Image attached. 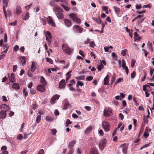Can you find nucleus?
Returning a JSON list of instances; mask_svg holds the SVG:
<instances>
[{
  "mask_svg": "<svg viewBox=\"0 0 154 154\" xmlns=\"http://www.w3.org/2000/svg\"><path fill=\"white\" fill-rule=\"evenodd\" d=\"M75 143L76 141L75 140L70 142L68 145V148L69 149H73L72 147L74 146Z\"/></svg>",
  "mask_w": 154,
  "mask_h": 154,
  "instance_id": "obj_17",
  "label": "nucleus"
},
{
  "mask_svg": "<svg viewBox=\"0 0 154 154\" xmlns=\"http://www.w3.org/2000/svg\"><path fill=\"white\" fill-rule=\"evenodd\" d=\"M92 128L91 127H88L85 130V132L87 134L89 133L91 130Z\"/></svg>",
  "mask_w": 154,
  "mask_h": 154,
  "instance_id": "obj_35",
  "label": "nucleus"
},
{
  "mask_svg": "<svg viewBox=\"0 0 154 154\" xmlns=\"http://www.w3.org/2000/svg\"><path fill=\"white\" fill-rule=\"evenodd\" d=\"M36 69V66L35 63L34 61H33L32 63V64L29 69L28 67L27 69V75L29 77H31L32 76V74L30 73V72H33Z\"/></svg>",
  "mask_w": 154,
  "mask_h": 154,
  "instance_id": "obj_2",
  "label": "nucleus"
},
{
  "mask_svg": "<svg viewBox=\"0 0 154 154\" xmlns=\"http://www.w3.org/2000/svg\"><path fill=\"white\" fill-rule=\"evenodd\" d=\"M64 22L65 25L68 27H70L71 26V23L70 20L68 19L64 20Z\"/></svg>",
  "mask_w": 154,
  "mask_h": 154,
  "instance_id": "obj_16",
  "label": "nucleus"
},
{
  "mask_svg": "<svg viewBox=\"0 0 154 154\" xmlns=\"http://www.w3.org/2000/svg\"><path fill=\"white\" fill-rule=\"evenodd\" d=\"M69 16L77 23H79L81 22V20L77 17L76 14L75 13H71L68 15Z\"/></svg>",
  "mask_w": 154,
  "mask_h": 154,
  "instance_id": "obj_3",
  "label": "nucleus"
},
{
  "mask_svg": "<svg viewBox=\"0 0 154 154\" xmlns=\"http://www.w3.org/2000/svg\"><path fill=\"white\" fill-rule=\"evenodd\" d=\"M123 81V79L122 78H120L119 79H118L116 80V82L115 83L114 85H115L117 84L118 83H120L121 82H122Z\"/></svg>",
  "mask_w": 154,
  "mask_h": 154,
  "instance_id": "obj_32",
  "label": "nucleus"
},
{
  "mask_svg": "<svg viewBox=\"0 0 154 154\" xmlns=\"http://www.w3.org/2000/svg\"><path fill=\"white\" fill-rule=\"evenodd\" d=\"M40 82L44 85H45L47 84V82L42 76L41 77Z\"/></svg>",
  "mask_w": 154,
  "mask_h": 154,
  "instance_id": "obj_24",
  "label": "nucleus"
},
{
  "mask_svg": "<svg viewBox=\"0 0 154 154\" xmlns=\"http://www.w3.org/2000/svg\"><path fill=\"white\" fill-rule=\"evenodd\" d=\"M56 15L58 19H62L63 18V15L62 13H57Z\"/></svg>",
  "mask_w": 154,
  "mask_h": 154,
  "instance_id": "obj_31",
  "label": "nucleus"
},
{
  "mask_svg": "<svg viewBox=\"0 0 154 154\" xmlns=\"http://www.w3.org/2000/svg\"><path fill=\"white\" fill-rule=\"evenodd\" d=\"M24 50L25 48L24 46H22L20 48V51L22 52H24Z\"/></svg>",
  "mask_w": 154,
  "mask_h": 154,
  "instance_id": "obj_61",
  "label": "nucleus"
},
{
  "mask_svg": "<svg viewBox=\"0 0 154 154\" xmlns=\"http://www.w3.org/2000/svg\"><path fill=\"white\" fill-rule=\"evenodd\" d=\"M45 36H47L48 37H49V38H51V33L48 31H47V32H45Z\"/></svg>",
  "mask_w": 154,
  "mask_h": 154,
  "instance_id": "obj_33",
  "label": "nucleus"
},
{
  "mask_svg": "<svg viewBox=\"0 0 154 154\" xmlns=\"http://www.w3.org/2000/svg\"><path fill=\"white\" fill-rule=\"evenodd\" d=\"M2 100L4 101L7 102L8 101V100L7 97L5 96H3L2 97Z\"/></svg>",
  "mask_w": 154,
  "mask_h": 154,
  "instance_id": "obj_47",
  "label": "nucleus"
},
{
  "mask_svg": "<svg viewBox=\"0 0 154 154\" xmlns=\"http://www.w3.org/2000/svg\"><path fill=\"white\" fill-rule=\"evenodd\" d=\"M19 46L17 45H16L14 47V50L15 51H18L19 50Z\"/></svg>",
  "mask_w": 154,
  "mask_h": 154,
  "instance_id": "obj_54",
  "label": "nucleus"
},
{
  "mask_svg": "<svg viewBox=\"0 0 154 154\" xmlns=\"http://www.w3.org/2000/svg\"><path fill=\"white\" fill-rule=\"evenodd\" d=\"M146 87H149V85H145L143 86V90L144 91H145L147 90V88H146Z\"/></svg>",
  "mask_w": 154,
  "mask_h": 154,
  "instance_id": "obj_60",
  "label": "nucleus"
},
{
  "mask_svg": "<svg viewBox=\"0 0 154 154\" xmlns=\"http://www.w3.org/2000/svg\"><path fill=\"white\" fill-rule=\"evenodd\" d=\"M23 138V136L21 134H19L17 137V139L18 140H22Z\"/></svg>",
  "mask_w": 154,
  "mask_h": 154,
  "instance_id": "obj_41",
  "label": "nucleus"
},
{
  "mask_svg": "<svg viewBox=\"0 0 154 154\" xmlns=\"http://www.w3.org/2000/svg\"><path fill=\"white\" fill-rule=\"evenodd\" d=\"M104 67V66L102 64H100L99 65L97 69L98 71H100L102 69H103Z\"/></svg>",
  "mask_w": 154,
  "mask_h": 154,
  "instance_id": "obj_39",
  "label": "nucleus"
},
{
  "mask_svg": "<svg viewBox=\"0 0 154 154\" xmlns=\"http://www.w3.org/2000/svg\"><path fill=\"white\" fill-rule=\"evenodd\" d=\"M46 60L47 62H49L51 64H52L53 63V60L50 58L47 57Z\"/></svg>",
  "mask_w": 154,
  "mask_h": 154,
  "instance_id": "obj_43",
  "label": "nucleus"
},
{
  "mask_svg": "<svg viewBox=\"0 0 154 154\" xmlns=\"http://www.w3.org/2000/svg\"><path fill=\"white\" fill-rule=\"evenodd\" d=\"M44 154V151L43 149H41L38 152V154Z\"/></svg>",
  "mask_w": 154,
  "mask_h": 154,
  "instance_id": "obj_64",
  "label": "nucleus"
},
{
  "mask_svg": "<svg viewBox=\"0 0 154 154\" xmlns=\"http://www.w3.org/2000/svg\"><path fill=\"white\" fill-rule=\"evenodd\" d=\"M90 154H99L97 152V150L96 148H92Z\"/></svg>",
  "mask_w": 154,
  "mask_h": 154,
  "instance_id": "obj_25",
  "label": "nucleus"
},
{
  "mask_svg": "<svg viewBox=\"0 0 154 154\" xmlns=\"http://www.w3.org/2000/svg\"><path fill=\"white\" fill-rule=\"evenodd\" d=\"M52 131V133L53 135H55L56 134V132H57V130L55 129H52L51 130Z\"/></svg>",
  "mask_w": 154,
  "mask_h": 154,
  "instance_id": "obj_53",
  "label": "nucleus"
},
{
  "mask_svg": "<svg viewBox=\"0 0 154 154\" xmlns=\"http://www.w3.org/2000/svg\"><path fill=\"white\" fill-rule=\"evenodd\" d=\"M119 116L121 120H123V119H124V116L121 113H119Z\"/></svg>",
  "mask_w": 154,
  "mask_h": 154,
  "instance_id": "obj_59",
  "label": "nucleus"
},
{
  "mask_svg": "<svg viewBox=\"0 0 154 154\" xmlns=\"http://www.w3.org/2000/svg\"><path fill=\"white\" fill-rule=\"evenodd\" d=\"M45 119L46 120L48 121V122H50L52 120V119L49 116H47L46 117Z\"/></svg>",
  "mask_w": 154,
  "mask_h": 154,
  "instance_id": "obj_51",
  "label": "nucleus"
},
{
  "mask_svg": "<svg viewBox=\"0 0 154 154\" xmlns=\"http://www.w3.org/2000/svg\"><path fill=\"white\" fill-rule=\"evenodd\" d=\"M12 88L15 90H17L20 89V86L19 85L16 83H14L12 85Z\"/></svg>",
  "mask_w": 154,
  "mask_h": 154,
  "instance_id": "obj_22",
  "label": "nucleus"
},
{
  "mask_svg": "<svg viewBox=\"0 0 154 154\" xmlns=\"http://www.w3.org/2000/svg\"><path fill=\"white\" fill-rule=\"evenodd\" d=\"M70 150L69 152L67 154H72L74 152V149H69Z\"/></svg>",
  "mask_w": 154,
  "mask_h": 154,
  "instance_id": "obj_57",
  "label": "nucleus"
},
{
  "mask_svg": "<svg viewBox=\"0 0 154 154\" xmlns=\"http://www.w3.org/2000/svg\"><path fill=\"white\" fill-rule=\"evenodd\" d=\"M135 76V72L134 71L131 74V77L132 78H134Z\"/></svg>",
  "mask_w": 154,
  "mask_h": 154,
  "instance_id": "obj_56",
  "label": "nucleus"
},
{
  "mask_svg": "<svg viewBox=\"0 0 154 154\" xmlns=\"http://www.w3.org/2000/svg\"><path fill=\"white\" fill-rule=\"evenodd\" d=\"M76 79L77 80H84L85 78V77L84 75H81L79 76H78L76 77Z\"/></svg>",
  "mask_w": 154,
  "mask_h": 154,
  "instance_id": "obj_37",
  "label": "nucleus"
},
{
  "mask_svg": "<svg viewBox=\"0 0 154 154\" xmlns=\"http://www.w3.org/2000/svg\"><path fill=\"white\" fill-rule=\"evenodd\" d=\"M119 147L122 149V152L124 154L127 153L128 146H126V143L121 145Z\"/></svg>",
  "mask_w": 154,
  "mask_h": 154,
  "instance_id": "obj_11",
  "label": "nucleus"
},
{
  "mask_svg": "<svg viewBox=\"0 0 154 154\" xmlns=\"http://www.w3.org/2000/svg\"><path fill=\"white\" fill-rule=\"evenodd\" d=\"M106 141L105 139L103 138L101 139L99 144L100 149L101 151L103 150L106 146Z\"/></svg>",
  "mask_w": 154,
  "mask_h": 154,
  "instance_id": "obj_4",
  "label": "nucleus"
},
{
  "mask_svg": "<svg viewBox=\"0 0 154 154\" xmlns=\"http://www.w3.org/2000/svg\"><path fill=\"white\" fill-rule=\"evenodd\" d=\"M19 62L20 64L23 66L26 62V59L23 57H20L19 59Z\"/></svg>",
  "mask_w": 154,
  "mask_h": 154,
  "instance_id": "obj_13",
  "label": "nucleus"
},
{
  "mask_svg": "<svg viewBox=\"0 0 154 154\" xmlns=\"http://www.w3.org/2000/svg\"><path fill=\"white\" fill-rule=\"evenodd\" d=\"M37 90L41 92H43L45 90V87L43 85H38L37 86Z\"/></svg>",
  "mask_w": 154,
  "mask_h": 154,
  "instance_id": "obj_8",
  "label": "nucleus"
},
{
  "mask_svg": "<svg viewBox=\"0 0 154 154\" xmlns=\"http://www.w3.org/2000/svg\"><path fill=\"white\" fill-rule=\"evenodd\" d=\"M95 46V44L93 42H91L90 43V46L91 47L94 48Z\"/></svg>",
  "mask_w": 154,
  "mask_h": 154,
  "instance_id": "obj_46",
  "label": "nucleus"
},
{
  "mask_svg": "<svg viewBox=\"0 0 154 154\" xmlns=\"http://www.w3.org/2000/svg\"><path fill=\"white\" fill-rule=\"evenodd\" d=\"M147 45L149 49L152 51H153V49L152 48V43L150 42H148L147 43Z\"/></svg>",
  "mask_w": 154,
  "mask_h": 154,
  "instance_id": "obj_30",
  "label": "nucleus"
},
{
  "mask_svg": "<svg viewBox=\"0 0 154 154\" xmlns=\"http://www.w3.org/2000/svg\"><path fill=\"white\" fill-rule=\"evenodd\" d=\"M104 116L105 117H107L109 116L112 114V110L109 107H106L105 108L104 111Z\"/></svg>",
  "mask_w": 154,
  "mask_h": 154,
  "instance_id": "obj_6",
  "label": "nucleus"
},
{
  "mask_svg": "<svg viewBox=\"0 0 154 154\" xmlns=\"http://www.w3.org/2000/svg\"><path fill=\"white\" fill-rule=\"evenodd\" d=\"M151 130L148 128H146L145 131L143 136L146 137H147L149 136V131H150Z\"/></svg>",
  "mask_w": 154,
  "mask_h": 154,
  "instance_id": "obj_23",
  "label": "nucleus"
},
{
  "mask_svg": "<svg viewBox=\"0 0 154 154\" xmlns=\"http://www.w3.org/2000/svg\"><path fill=\"white\" fill-rule=\"evenodd\" d=\"M47 22L48 23L54 27L56 26V24L50 16L48 17L47 18Z\"/></svg>",
  "mask_w": 154,
  "mask_h": 154,
  "instance_id": "obj_10",
  "label": "nucleus"
},
{
  "mask_svg": "<svg viewBox=\"0 0 154 154\" xmlns=\"http://www.w3.org/2000/svg\"><path fill=\"white\" fill-rule=\"evenodd\" d=\"M141 5L140 4H137L136 5V8L137 9H140L141 8Z\"/></svg>",
  "mask_w": 154,
  "mask_h": 154,
  "instance_id": "obj_50",
  "label": "nucleus"
},
{
  "mask_svg": "<svg viewBox=\"0 0 154 154\" xmlns=\"http://www.w3.org/2000/svg\"><path fill=\"white\" fill-rule=\"evenodd\" d=\"M41 114L38 115L36 118V122L37 123H38L41 120Z\"/></svg>",
  "mask_w": 154,
  "mask_h": 154,
  "instance_id": "obj_34",
  "label": "nucleus"
},
{
  "mask_svg": "<svg viewBox=\"0 0 154 154\" xmlns=\"http://www.w3.org/2000/svg\"><path fill=\"white\" fill-rule=\"evenodd\" d=\"M103 128L104 131L106 132L108 131L109 130L110 124L107 121H103L102 122Z\"/></svg>",
  "mask_w": 154,
  "mask_h": 154,
  "instance_id": "obj_5",
  "label": "nucleus"
},
{
  "mask_svg": "<svg viewBox=\"0 0 154 154\" xmlns=\"http://www.w3.org/2000/svg\"><path fill=\"white\" fill-rule=\"evenodd\" d=\"M1 108L3 110H4L5 112L8 111L9 109V107L7 104H2L1 106Z\"/></svg>",
  "mask_w": 154,
  "mask_h": 154,
  "instance_id": "obj_14",
  "label": "nucleus"
},
{
  "mask_svg": "<svg viewBox=\"0 0 154 154\" xmlns=\"http://www.w3.org/2000/svg\"><path fill=\"white\" fill-rule=\"evenodd\" d=\"M93 20L95 21L96 23L98 24H101V23L102 22V21L101 20V19L99 17L98 18H97L96 17L93 18Z\"/></svg>",
  "mask_w": 154,
  "mask_h": 154,
  "instance_id": "obj_20",
  "label": "nucleus"
},
{
  "mask_svg": "<svg viewBox=\"0 0 154 154\" xmlns=\"http://www.w3.org/2000/svg\"><path fill=\"white\" fill-rule=\"evenodd\" d=\"M135 61L134 60H131V66L132 67H133L134 66L135 64Z\"/></svg>",
  "mask_w": 154,
  "mask_h": 154,
  "instance_id": "obj_55",
  "label": "nucleus"
},
{
  "mask_svg": "<svg viewBox=\"0 0 154 154\" xmlns=\"http://www.w3.org/2000/svg\"><path fill=\"white\" fill-rule=\"evenodd\" d=\"M122 67L123 69L125 70V72L128 75L129 73V70L128 67L126 66V65H122Z\"/></svg>",
  "mask_w": 154,
  "mask_h": 154,
  "instance_id": "obj_27",
  "label": "nucleus"
},
{
  "mask_svg": "<svg viewBox=\"0 0 154 154\" xmlns=\"http://www.w3.org/2000/svg\"><path fill=\"white\" fill-rule=\"evenodd\" d=\"M60 95H55L54 96L51 98L50 102L51 103L54 104L55 103L56 100L59 99Z\"/></svg>",
  "mask_w": 154,
  "mask_h": 154,
  "instance_id": "obj_12",
  "label": "nucleus"
},
{
  "mask_svg": "<svg viewBox=\"0 0 154 154\" xmlns=\"http://www.w3.org/2000/svg\"><path fill=\"white\" fill-rule=\"evenodd\" d=\"M3 48L5 49V50L3 52V53H6L8 49V46L7 44H5L4 45Z\"/></svg>",
  "mask_w": 154,
  "mask_h": 154,
  "instance_id": "obj_28",
  "label": "nucleus"
},
{
  "mask_svg": "<svg viewBox=\"0 0 154 154\" xmlns=\"http://www.w3.org/2000/svg\"><path fill=\"white\" fill-rule=\"evenodd\" d=\"M17 68V65L15 66H13V71L14 72H15L16 71Z\"/></svg>",
  "mask_w": 154,
  "mask_h": 154,
  "instance_id": "obj_62",
  "label": "nucleus"
},
{
  "mask_svg": "<svg viewBox=\"0 0 154 154\" xmlns=\"http://www.w3.org/2000/svg\"><path fill=\"white\" fill-rule=\"evenodd\" d=\"M6 115V113L5 112L2 111L0 112V118L4 119L5 118Z\"/></svg>",
  "mask_w": 154,
  "mask_h": 154,
  "instance_id": "obj_21",
  "label": "nucleus"
},
{
  "mask_svg": "<svg viewBox=\"0 0 154 154\" xmlns=\"http://www.w3.org/2000/svg\"><path fill=\"white\" fill-rule=\"evenodd\" d=\"M143 8H148L149 9H150V5H144L143 6Z\"/></svg>",
  "mask_w": 154,
  "mask_h": 154,
  "instance_id": "obj_58",
  "label": "nucleus"
},
{
  "mask_svg": "<svg viewBox=\"0 0 154 154\" xmlns=\"http://www.w3.org/2000/svg\"><path fill=\"white\" fill-rule=\"evenodd\" d=\"M121 125V124H119V125L118 127L116 129H115V130L113 132V133H112L113 135L114 136V135H115L116 133V132L117 130L119 129V127H120Z\"/></svg>",
  "mask_w": 154,
  "mask_h": 154,
  "instance_id": "obj_40",
  "label": "nucleus"
},
{
  "mask_svg": "<svg viewBox=\"0 0 154 154\" xmlns=\"http://www.w3.org/2000/svg\"><path fill=\"white\" fill-rule=\"evenodd\" d=\"M66 83L64 79H62L59 83V88L60 89H64L66 86Z\"/></svg>",
  "mask_w": 154,
  "mask_h": 154,
  "instance_id": "obj_9",
  "label": "nucleus"
},
{
  "mask_svg": "<svg viewBox=\"0 0 154 154\" xmlns=\"http://www.w3.org/2000/svg\"><path fill=\"white\" fill-rule=\"evenodd\" d=\"M73 30L74 32L76 33H81L83 31L82 29L80 26L78 25L75 26L73 27Z\"/></svg>",
  "mask_w": 154,
  "mask_h": 154,
  "instance_id": "obj_7",
  "label": "nucleus"
},
{
  "mask_svg": "<svg viewBox=\"0 0 154 154\" xmlns=\"http://www.w3.org/2000/svg\"><path fill=\"white\" fill-rule=\"evenodd\" d=\"M84 85V83L79 81H78L77 82L76 86L78 87V86H82Z\"/></svg>",
  "mask_w": 154,
  "mask_h": 154,
  "instance_id": "obj_36",
  "label": "nucleus"
},
{
  "mask_svg": "<svg viewBox=\"0 0 154 154\" xmlns=\"http://www.w3.org/2000/svg\"><path fill=\"white\" fill-rule=\"evenodd\" d=\"M9 79L10 82L12 83L15 82V77L14 73H12L11 74V76L9 77Z\"/></svg>",
  "mask_w": 154,
  "mask_h": 154,
  "instance_id": "obj_15",
  "label": "nucleus"
},
{
  "mask_svg": "<svg viewBox=\"0 0 154 154\" xmlns=\"http://www.w3.org/2000/svg\"><path fill=\"white\" fill-rule=\"evenodd\" d=\"M85 108L88 111H90L91 109V107L88 106H86L85 107Z\"/></svg>",
  "mask_w": 154,
  "mask_h": 154,
  "instance_id": "obj_63",
  "label": "nucleus"
},
{
  "mask_svg": "<svg viewBox=\"0 0 154 154\" xmlns=\"http://www.w3.org/2000/svg\"><path fill=\"white\" fill-rule=\"evenodd\" d=\"M127 50L126 49L122 50L121 51V54L123 56H125L126 55V52Z\"/></svg>",
  "mask_w": 154,
  "mask_h": 154,
  "instance_id": "obj_38",
  "label": "nucleus"
},
{
  "mask_svg": "<svg viewBox=\"0 0 154 154\" xmlns=\"http://www.w3.org/2000/svg\"><path fill=\"white\" fill-rule=\"evenodd\" d=\"M62 49L64 53L69 55H70L72 52V50L69 48L66 44H64L62 45Z\"/></svg>",
  "mask_w": 154,
  "mask_h": 154,
  "instance_id": "obj_1",
  "label": "nucleus"
},
{
  "mask_svg": "<svg viewBox=\"0 0 154 154\" xmlns=\"http://www.w3.org/2000/svg\"><path fill=\"white\" fill-rule=\"evenodd\" d=\"M93 78V77L92 76H89L86 78V80L88 81H90Z\"/></svg>",
  "mask_w": 154,
  "mask_h": 154,
  "instance_id": "obj_44",
  "label": "nucleus"
},
{
  "mask_svg": "<svg viewBox=\"0 0 154 154\" xmlns=\"http://www.w3.org/2000/svg\"><path fill=\"white\" fill-rule=\"evenodd\" d=\"M29 13L28 12H27L26 13V15L25 16L24 20H27L29 18Z\"/></svg>",
  "mask_w": 154,
  "mask_h": 154,
  "instance_id": "obj_48",
  "label": "nucleus"
},
{
  "mask_svg": "<svg viewBox=\"0 0 154 154\" xmlns=\"http://www.w3.org/2000/svg\"><path fill=\"white\" fill-rule=\"evenodd\" d=\"M71 122L70 121V120L69 119H67L66 121V127H68L69 124H71Z\"/></svg>",
  "mask_w": 154,
  "mask_h": 154,
  "instance_id": "obj_45",
  "label": "nucleus"
},
{
  "mask_svg": "<svg viewBox=\"0 0 154 154\" xmlns=\"http://www.w3.org/2000/svg\"><path fill=\"white\" fill-rule=\"evenodd\" d=\"M104 83L103 85H107L109 83V76L107 75L104 78Z\"/></svg>",
  "mask_w": 154,
  "mask_h": 154,
  "instance_id": "obj_18",
  "label": "nucleus"
},
{
  "mask_svg": "<svg viewBox=\"0 0 154 154\" xmlns=\"http://www.w3.org/2000/svg\"><path fill=\"white\" fill-rule=\"evenodd\" d=\"M71 74L70 73H67L66 74V81H67L69 79V78L71 76Z\"/></svg>",
  "mask_w": 154,
  "mask_h": 154,
  "instance_id": "obj_42",
  "label": "nucleus"
},
{
  "mask_svg": "<svg viewBox=\"0 0 154 154\" xmlns=\"http://www.w3.org/2000/svg\"><path fill=\"white\" fill-rule=\"evenodd\" d=\"M7 147L5 146H3L1 148V150L3 151H6L7 149Z\"/></svg>",
  "mask_w": 154,
  "mask_h": 154,
  "instance_id": "obj_52",
  "label": "nucleus"
},
{
  "mask_svg": "<svg viewBox=\"0 0 154 154\" xmlns=\"http://www.w3.org/2000/svg\"><path fill=\"white\" fill-rule=\"evenodd\" d=\"M6 53H4L2 52V54H1L0 55V60H1L2 59H3V58L5 57V54Z\"/></svg>",
  "mask_w": 154,
  "mask_h": 154,
  "instance_id": "obj_49",
  "label": "nucleus"
},
{
  "mask_svg": "<svg viewBox=\"0 0 154 154\" xmlns=\"http://www.w3.org/2000/svg\"><path fill=\"white\" fill-rule=\"evenodd\" d=\"M4 14L6 18L8 16H9L11 15V13L9 10H4Z\"/></svg>",
  "mask_w": 154,
  "mask_h": 154,
  "instance_id": "obj_26",
  "label": "nucleus"
},
{
  "mask_svg": "<svg viewBox=\"0 0 154 154\" xmlns=\"http://www.w3.org/2000/svg\"><path fill=\"white\" fill-rule=\"evenodd\" d=\"M9 1V0H2L3 10H5L6 9V7H7Z\"/></svg>",
  "mask_w": 154,
  "mask_h": 154,
  "instance_id": "obj_19",
  "label": "nucleus"
},
{
  "mask_svg": "<svg viewBox=\"0 0 154 154\" xmlns=\"http://www.w3.org/2000/svg\"><path fill=\"white\" fill-rule=\"evenodd\" d=\"M63 104L65 109H66L69 106L68 103L65 100L63 101Z\"/></svg>",
  "mask_w": 154,
  "mask_h": 154,
  "instance_id": "obj_29",
  "label": "nucleus"
}]
</instances>
